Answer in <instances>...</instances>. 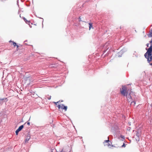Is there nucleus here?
<instances>
[{
	"label": "nucleus",
	"instance_id": "nucleus-1",
	"mask_svg": "<svg viewBox=\"0 0 152 152\" xmlns=\"http://www.w3.org/2000/svg\"><path fill=\"white\" fill-rule=\"evenodd\" d=\"M126 88L122 86V90H121V93L124 96H127L128 94V92L126 90Z\"/></svg>",
	"mask_w": 152,
	"mask_h": 152
},
{
	"label": "nucleus",
	"instance_id": "nucleus-2",
	"mask_svg": "<svg viewBox=\"0 0 152 152\" xmlns=\"http://www.w3.org/2000/svg\"><path fill=\"white\" fill-rule=\"evenodd\" d=\"M152 52V46H150L148 49L147 52L146 53H147L148 56L150 57V56L151 55V53Z\"/></svg>",
	"mask_w": 152,
	"mask_h": 152
},
{
	"label": "nucleus",
	"instance_id": "nucleus-3",
	"mask_svg": "<svg viewBox=\"0 0 152 152\" xmlns=\"http://www.w3.org/2000/svg\"><path fill=\"white\" fill-rule=\"evenodd\" d=\"M144 56L146 58L148 59V63H150L152 60V56H150V57H149L148 56H148H147L146 53H145L144 55Z\"/></svg>",
	"mask_w": 152,
	"mask_h": 152
},
{
	"label": "nucleus",
	"instance_id": "nucleus-4",
	"mask_svg": "<svg viewBox=\"0 0 152 152\" xmlns=\"http://www.w3.org/2000/svg\"><path fill=\"white\" fill-rule=\"evenodd\" d=\"M56 152H69L70 151H66L64 150V149L63 148L56 150Z\"/></svg>",
	"mask_w": 152,
	"mask_h": 152
},
{
	"label": "nucleus",
	"instance_id": "nucleus-5",
	"mask_svg": "<svg viewBox=\"0 0 152 152\" xmlns=\"http://www.w3.org/2000/svg\"><path fill=\"white\" fill-rule=\"evenodd\" d=\"M127 99L129 102L130 101H131V100H132V97L131 96L130 94H129L128 96H127Z\"/></svg>",
	"mask_w": 152,
	"mask_h": 152
},
{
	"label": "nucleus",
	"instance_id": "nucleus-6",
	"mask_svg": "<svg viewBox=\"0 0 152 152\" xmlns=\"http://www.w3.org/2000/svg\"><path fill=\"white\" fill-rule=\"evenodd\" d=\"M23 20H24V21L26 22V23L28 24L29 25V26H30V27L31 28V26H30V21L27 20H26V19L25 18H23Z\"/></svg>",
	"mask_w": 152,
	"mask_h": 152
},
{
	"label": "nucleus",
	"instance_id": "nucleus-7",
	"mask_svg": "<svg viewBox=\"0 0 152 152\" xmlns=\"http://www.w3.org/2000/svg\"><path fill=\"white\" fill-rule=\"evenodd\" d=\"M23 125H22L19 127L18 129L20 132V131L22 130V129H23Z\"/></svg>",
	"mask_w": 152,
	"mask_h": 152
},
{
	"label": "nucleus",
	"instance_id": "nucleus-8",
	"mask_svg": "<svg viewBox=\"0 0 152 152\" xmlns=\"http://www.w3.org/2000/svg\"><path fill=\"white\" fill-rule=\"evenodd\" d=\"M89 30H90L91 28L93 29L94 28L93 27L92 23H89Z\"/></svg>",
	"mask_w": 152,
	"mask_h": 152
},
{
	"label": "nucleus",
	"instance_id": "nucleus-9",
	"mask_svg": "<svg viewBox=\"0 0 152 152\" xmlns=\"http://www.w3.org/2000/svg\"><path fill=\"white\" fill-rule=\"evenodd\" d=\"M9 42H12V44L13 45L14 47H15L16 45H17L16 43L14 42L13 41H12L11 40H10L9 41Z\"/></svg>",
	"mask_w": 152,
	"mask_h": 152
},
{
	"label": "nucleus",
	"instance_id": "nucleus-10",
	"mask_svg": "<svg viewBox=\"0 0 152 152\" xmlns=\"http://www.w3.org/2000/svg\"><path fill=\"white\" fill-rule=\"evenodd\" d=\"M62 106H63L64 107H62L61 108L63 109L65 111H66L67 109V107L66 106H64L63 104H62Z\"/></svg>",
	"mask_w": 152,
	"mask_h": 152
},
{
	"label": "nucleus",
	"instance_id": "nucleus-11",
	"mask_svg": "<svg viewBox=\"0 0 152 152\" xmlns=\"http://www.w3.org/2000/svg\"><path fill=\"white\" fill-rule=\"evenodd\" d=\"M148 36L149 37H152V30H151V31L150 32V33L148 35Z\"/></svg>",
	"mask_w": 152,
	"mask_h": 152
},
{
	"label": "nucleus",
	"instance_id": "nucleus-12",
	"mask_svg": "<svg viewBox=\"0 0 152 152\" xmlns=\"http://www.w3.org/2000/svg\"><path fill=\"white\" fill-rule=\"evenodd\" d=\"M30 139V137H27V138L25 139V142L26 143Z\"/></svg>",
	"mask_w": 152,
	"mask_h": 152
},
{
	"label": "nucleus",
	"instance_id": "nucleus-13",
	"mask_svg": "<svg viewBox=\"0 0 152 152\" xmlns=\"http://www.w3.org/2000/svg\"><path fill=\"white\" fill-rule=\"evenodd\" d=\"M136 103V102L135 101H132L130 105H133V106H134Z\"/></svg>",
	"mask_w": 152,
	"mask_h": 152
},
{
	"label": "nucleus",
	"instance_id": "nucleus-14",
	"mask_svg": "<svg viewBox=\"0 0 152 152\" xmlns=\"http://www.w3.org/2000/svg\"><path fill=\"white\" fill-rule=\"evenodd\" d=\"M46 97L48 100H50L51 99V96L48 95L46 96Z\"/></svg>",
	"mask_w": 152,
	"mask_h": 152
},
{
	"label": "nucleus",
	"instance_id": "nucleus-15",
	"mask_svg": "<svg viewBox=\"0 0 152 152\" xmlns=\"http://www.w3.org/2000/svg\"><path fill=\"white\" fill-rule=\"evenodd\" d=\"M140 135V133L137 132V133L136 134V136H137L138 137H139Z\"/></svg>",
	"mask_w": 152,
	"mask_h": 152
},
{
	"label": "nucleus",
	"instance_id": "nucleus-16",
	"mask_svg": "<svg viewBox=\"0 0 152 152\" xmlns=\"http://www.w3.org/2000/svg\"><path fill=\"white\" fill-rule=\"evenodd\" d=\"M20 131L17 129L15 131V133L16 135H18Z\"/></svg>",
	"mask_w": 152,
	"mask_h": 152
},
{
	"label": "nucleus",
	"instance_id": "nucleus-17",
	"mask_svg": "<svg viewBox=\"0 0 152 152\" xmlns=\"http://www.w3.org/2000/svg\"><path fill=\"white\" fill-rule=\"evenodd\" d=\"M121 137L122 138V139H124V136H123V135H121Z\"/></svg>",
	"mask_w": 152,
	"mask_h": 152
},
{
	"label": "nucleus",
	"instance_id": "nucleus-18",
	"mask_svg": "<svg viewBox=\"0 0 152 152\" xmlns=\"http://www.w3.org/2000/svg\"><path fill=\"white\" fill-rule=\"evenodd\" d=\"M109 142V140H105L104 141V142Z\"/></svg>",
	"mask_w": 152,
	"mask_h": 152
},
{
	"label": "nucleus",
	"instance_id": "nucleus-19",
	"mask_svg": "<svg viewBox=\"0 0 152 152\" xmlns=\"http://www.w3.org/2000/svg\"><path fill=\"white\" fill-rule=\"evenodd\" d=\"M126 146V145L124 143L123 145L122 146V147H125Z\"/></svg>",
	"mask_w": 152,
	"mask_h": 152
},
{
	"label": "nucleus",
	"instance_id": "nucleus-20",
	"mask_svg": "<svg viewBox=\"0 0 152 152\" xmlns=\"http://www.w3.org/2000/svg\"><path fill=\"white\" fill-rule=\"evenodd\" d=\"M58 109H60V108H61V106H60V105H58Z\"/></svg>",
	"mask_w": 152,
	"mask_h": 152
},
{
	"label": "nucleus",
	"instance_id": "nucleus-21",
	"mask_svg": "<svg viewBox=\"0 0 152 152\" xmlns=\"http://www.w3.org/2000/svg\"><path fill=\"white\" fill-rule=\"evenodd\" d=\"M59 101H58L57 102H53V103H55L56 105L57 104V103H58Z\"/></svg>",
	"mask_w": 152,
	"mask_h": 152
},
{
	"label": "nucleus",
	"instance_id": "nucleus-22",
	"mask_svg": "<svg viewBox=\"0 0 152 152\" xmlns=\"http://www.w3.org/2000/svg\"><path fill=\"white\" fill-rule=\"evenodd\" d=\"M27 124L28 125H30V123L29 122H27Z\"/></svg>",
	"mask_w": 152,
	"mask_h": 152
},
{
	"label": "nucleus",
	"instance_id": "nucleus-23",
	"mask_svg": "<svg viewBox=\"0 0 152 152\" xmlns=\"http://www.w3.org/2000/svg\"><path fill=\"white\" fill-rule=\"evenodd\" d=\"M38 57H39V59H42V58H41L40 57V56L39 55V56H38Z\"/></svg>",
	"mask_w": 152,
	"mask_h": 152
},
{
	"label": "nucleus",
	"instance_id": "nucleus-24",
	"mask_svg": "<svg viewBox=\"0 0 152 152\" xmlns=\"http://www.w3.org/2000/svg\"><path fill=\"white\" fill-rule=\"evenodd\" d=\"M16 46H17V48L19 47V46L17 45H16Z\"/></svg>",
	"mask_w": 152,
	"mask_h": 152
},
{
	"label": "nucleus",
	"instance_id": "nucleus-25",
	"mask_svg": "<svg viewBox=\"0 0 152 152\" xmlns=\"http://www.w3.org/2000/svg\"><path fill=\"white\" fill-rule=\"evenodd\" d=\"M80 19H80V17H79V21H81V20H80Z\"/></svg>",
	"mask_w": 152,
	"mask_h": 152
},
{
	"label": "nucleus",
	"instance_id": "nucleus-26",
	"mask_svg": "<svg viewBox=\"0 0 152 152\" xmlns=\"http://www.w3.org/2000/svg\"><path fill=\"white\" fill-rule=\"evenodd\" d=\"M41 80H38V81H39V82H41V81H40Z\"/></svg>",
	"mask_w": 152,
	"mask_h": 152
},
{
	"label": "nucleus",
	"instance_id": "nucleus-27",
	"mask_svg": "<svg viewBox=\"0 0 152 152\" xmlns=\"http://www.w3.org/2000/svg\"><path fill=\"white\" fill-rule=\"evenodd\" d=\"M106 50H104V53H105L106 52Z\"/></svg>",
	"mask_w": 152,
	"mask_h": 152
},
{
	"label": "nucleus",
	"instance_id": "nucleus-28",
	"mask_svg": "<svg viewBox=\"0 0 152 152\" xmlns=\"http://www.w3.org/2000/svg\"><path fill=\"white\" fill-rule=\"evenodd\" d=\"M150 64L151 65H152V63H151Z\"/></svg>",
	"mask_w": 152,
	"mask_h": 152
},
{
	"label": "nucleus",
	"instance_id": "nucleus-29",
	"mask_svg": "<svg viewBox=\"0 0 152 152\" xmlns=\"http://www.w3.org/2000/svg\"><path fill=\"white\" fill-rule=\"evenodd\" d=\"M151 106L152 107V103L151 104Z\"/></svg>",
	"mask_w": 152,
	"mask_h": 152
},
{
	"label": "nucleus",
	"instance_id": "nucleus-30",
	"mask_svg": "<svg viewBox=\"0 0 152 152\" xmlns=\"http://www.w3.org/2000/svg\"><path fill=\"white\" fill-rule=\"evenodd\" d=\"M38 18H40V19H42L41 18H40L39 17H38Z\"/></svg>",
	"mask_w": 152,
	"mask_h": 152
},
{
	"label": "nucleus",
	"instance_id": "nucleus-31",
	"mask_svg": "<svg viewBox=\"0 0 152 152\" xmlns=\"http://www.w3.org/2000/svg\"><path fill=\"white\" fill-rule=\"evenodd\" d=\"M43 20H42V23H43Z\"/></svg>",
	"mask_w": 152,
	"mask_h": 152
}]
</instances>
